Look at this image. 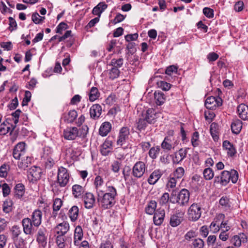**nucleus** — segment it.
<instances>
[{
    "label": "nucleus",
    "mask_w": 248,
    "mask_h": 248,
    "mask_svg": "<svg viewBox=\"0 0 248 248\" xmlns=\"http://www.w3.org/2000/svg\"><path fill=\"white\" fill-rule=\"evenodd\" d=\"M157 203L155 201H151L145 207V212L149 215H153L155 212Z\"/></svg>",
    "instance_id": "e433bc0d"
},
{
    "label": "nucleus",
    "mask_w": 248,
    "mask_h": 248,
    "mask_svg": "<svg viewBox=\"0 0 248 248\" xmlns=\"http://www.w3.org/2000/svg\"><path fill=\"white\" fill-rule=\"evenodd\" d=\"M219 203L222 208L226 210L230 209L231 207L230 199L226 196H223L220 198Z\"/></svg>",
    "instance_id": "f704fd0d"
},
{
    "label": "nucleus",
    "mask_w": 248,
    "mask_h": 248,
    "mask_svg": "<svg viewBox=\"0 0 248 248\" xmlns=\"http://www.w3.org/2000/svg\"><path fill=\"white\" fill-rule=\"evenodd\" d=\"M225 215L223 214H218L214 220L211 223L210 229L213 232H217L220 230L219 222L220 220H224Z\"/></svg>",
    "instance_id": "6ab92c4d"
},
{
    "label": "nucleus",
    "mask_w": 248,
    "mask_h": 248,
    "mask_svg": "<svg viewBox=\"0 0 248 248\" xmlns=\"http://www.w3.org/2000/svg\"><path fill=\"white\" fill-rule=\"evenodd\" d=\"M222 104V99L218 96L214 97L211 96L208 97L205 102L206 108L211 110L215 109L217 107L221 106Z\"/></svg>",
    "instance_id": "6e6552de"
},
{
    "label": "nucleus",
    "mask_w": 248,
    "mask_h": 248,
    "mask_svg": "<svg viewBox=\"0 0 248 248\" xmlns=\"http://www.w3.org/2000/svg\"><path fill=\"white\" fill-rule=\"evenodd\" d=\"M63 137L67 140H74L79 136L78 129L76 127H67L63 131Z\"/></svg>",
    "instance_id": "9d476101"
},
{
    "label": "nucleus",
    "mask_w": 248,
    "mask_h": 248,
    "mask_svg": "<svg viewBox=\"0 0 248 248\" xmlns=\"http://www.w3.org/2000/svg\"><path fill=\"white\" fill-rule=\"evenodd\" d=\"M202 213L201 206L198 203H193L187 210V218L190 221H196L201 217Z\"/></svg>",
    "instance_id": "20e7f679"
},
{
    "label": "nucleus",
    "mask_w": 248,
    "mask_h": 248,
    "mask_svg": "<svg viewBox=\"0 0 248 248\" xmlns=\"http://www.w3.org/2000/svg\"><path fill=\"white\" fill-rule=\"evenodd\" d=\"M187 149L181 148L178 152L174 153V156L172 158V162L174 164H179L186 158L187 155Z\"/></svg>",
    "instance_id": "f3484780"
},
{
    "label": "nucleus",
    "mask_w": 248,
    "mask_h": 248,
    "mask_svg": "<svg viewBox=\"0 0 248 248\" xmlns=\"http://www.w3.org/2000/svg\"><path fill=\"white\" fill-rule=\"evenodd\" d=\"M178 67L173 65H170L167 68L165 73L168 75H171L173 73H176Z\"/></svg>",
    "instance_id": "774afa93"
},
{
    "label": "nucleus",
    "mask_w": 248,
    "mask_h": 248,
    "mask_svg": "<svg viewBox=\"0 0 248 248\" xmlns=\"http://www.w3.org/2000/svg\"><path fill=\"white\" fill-rule=\"evenodd\" d=\"M199 134L198 132H195L193 133L191 141L192 145L193 147H197L199 145Z\"/></svg>",
    "instance_id": "5fc2aeb1"
},
{
    "label": "nucleus",
    "mask_w": 248,
    "mask_h": 248,
    "mask_svg": "<svg viewBox=\"0 0 248 248\" xmlns=\"http://www.w3.org/2000/svg\"><path fill=\"white\" fill-rule=\"evenodd\" d=\"M169 201H170L169 194L167 192H165L160 197L159 200V203L161 205H165Z\"/></svg>",
    "instance_id": "13d9d810"
},
{
    "label": "nucleus",
    "mask_w": 248,
    "mask_h": 248,
    "mask_svg": "<svg viewBox=\"0 0 248 248\" xmlns=\"http://www.w3.org/2000/svg\"><path fill=\"white\" fill-rule=\"evenodd\" d=\"M123 63L124 59L123 58H119L118 59L114 58L111 60L109 65L112 66V67L119 69V68L123 65Z\"/></svg>",
    "instance_id": "37998d69"
},
{
    "label": "nucleus",
    "mask_w": 248,
    "mask_h": 248,
    "mask_svg": "<svg viewBox=\"0 0 248 248\" xmlns=\"http://www.w3.org/2000/svg\"><path fill=\"white\" fill-rule=\"evenodd\" d=\"M13 241L15 248H25L26 243L22 237L16 238Z\"/></svg>",
    "instance_id": "09e8293b"
},
{
    "label": "nucleus",
    "mask_w": 248,
    "mask_h": 248,
    "mask_svg": "<svg viewBox=\"0 0 248 248\" xmlns=\"http://www.w3.org/2000/svg\"><path fill=\"white\" fill-rule=\"evenodd\" d=\"M111 124L108 122H105L103 123L99 129V134L102 137L106 136L111 129Z\"/></svg>",
    "instance_id": "bb28decb"
},
{
    "label": "nucleus",
    "mask_w": 248,
    "mask_h": 248,
    "mask_svg": "<svg viewBox=\"0 0 248 248\" xmlns=\"http://www.w3.org/2000/svg\"><path fill=\"white\" fill-rule=\"evenodd\" d=\"M147 166L141 161L137 162L132 168V174L133 176L137 179L141 178L144 174Z\"/></svg>",
    "instance_id": "423d86ee"
},
{
    "label": "nucleus",
    "mask_w": 248,
    "mask_h": 248,
    "mask_svg": "<svg viewBox=\"0 0 248 248\" xmlns=\"http://www.w3.org/2000/svg\"><path fill=\"white\" fill-rule=\"evenodd\" d=\"M237 112L239 117L243 120L248 119V106L244 104H241L238 106Z\"/></svg>",
    "instance_id": "aec40b11"
},
{
    "label": "nucleus",
    "mask_w": 248,
    "mask_h": 248,
    "mask_svg": "<svg viewBox=\"0 0 248 248\" xmlns=\"http://www.w3.org/2000/svg\"><path fill=\"white\" fill-rule=\"evenodd\" d=\"M69 174L67 170L63 167L59 168L57 173V183L60 187H64L69 181Z\"/></svg>",
    "instance_id": "39448f33"
},
{
    "label": "nucleus",
    "mask_w": 248,
    "mask_h": 248,
    "mask_svg": "<svg viewBox=\"0 0 248 248\" xmlns=\"http://www.w3.org/2000/svg\"><path fill=\"white\" fill-rule=\"evenodd\" d=\"M100 95V93L97 88L93 87L90 90L89 94V100L93 102L97 99Z\"/></svg>",
    "instance_id": "a19ab883"
},
{
    "label": "nucleus",
    "mask_w": 248,
    "mask_h": 248,
    "mask_svg": "<svg viewBox=\"0 0 248 248\" xmlns=\"http://www.w3.org/2000/svg\"><path fill=\"white\" fill-rule=\"evenodd\" d=\"M14 190L15 197L17 199H21L25 193V186L22 183H18L15 186Z\"/></svg>",
    "instance_id": "c85d7f7f"
},
{
    "label": "nucleus",
    "mask_w": 248,
    "mask_h": 248,
    "mask_svg": "<svg viewBox=\"0 0 248 248\" xmlns=\"http://www.w3.org/2000/svg\"><path fill=\"white\" fill-rule=\"evenodd\" d=\"M2 193L4 197H6L9 195L11 189L9 185L6 183H4L1 186Z\"/></svg>",
    "instance_id": "0e129e2a"
},
{
    "label": "nucleus",
    "mask_w": 248,
    "mask_h": 248,
    "mask_svg": "<svg viewBox=\"0 0 248 248\" xmlns=\"http://www.w3.org/2000/svg\"><path fill=\"white\" fill-rule=\"evenodd\" d=\"M83 231L81 227L78 226L75 230L74 232V243L75 246H78L79 242L83 238Z\"/></svg>",
    "instance_id": "c756f323"
},
{
    "label": "nucleus",
    "mask_w": 248,
    "mask_h": 248,
    "mask_svg": "<svg viewBox=\"0 0 248 248\" xmlns=\"http://www.w3.org/2000/svg\"><path fill=\"white\" fill-rule=\"evenodd\" d=\"M121 165V162L118 160H115L111 163V169L113 172L117 173L119 171Z\"/></svg>",
    "instance_id": "4d7b16f0"
},
{
    "label": "nucleus",
    "mask_w": 248,
    "mask_h": 248,
    "mask_svg": "<svg viewBox=\"0 0 248 248\" xmlns=\"http://www.w3.org/2000/svg\"><path fill=\"white\" fill-rule=\"evenodd\" d=\"M154 97L156 104L159 106L164 104L166 100L164 94L160 92H155Z\"/></svg>",
    "instance_id": "4c0bfd02"
},
{
    "label": "nucleus",
    "mask_w": 248,
    "mask_h": 248,
    "mask_svg": "<svg viewBox=\"0 0 248 248\" xmlns=\"http://www.w3.org/2000/svg\"><path fill=\"white\" fill-rule=\"evenodd\" d=\"M21 223L24 233L26 235H32L34 232V229L31 219L25 217L22 220Z\"/></svg>",
    "instance_id": "1a4fd4ad"
},
{
    "label": "nucleus",
    "mask_w": 248,
    "mask_h": 248,
    "mask_svg": "<svg viewBox=\"0 0 248 248\" xmlns=\"http://www.w3.org/2000/svg\"><path fill=\"white\" fill-rule=\"evenodd\" d=\"M47 232L44 227L38 229L36 233V241L40 247L46 248L47 242Z\"/></svg>",
    "instance_id": "0eeeda50"
},
{
    "label": "nucleus",
    "mask_w": 248,
    "mask_h": 248,
    "mask_svg": "<svg viewBox=\"0 0 248 248\" xmlns=\"http://www.w3.org/2000/svg\"><path fill=\"white\" fill-rule=\"evenodd\" d=\"M82 197L85 207L88 209L93 208L96 202L94 195L91 192H87Z\"/></svg>",
    "instance_id": "ddd939ff"
},
{
    "label": "nucleus",
    "mask_w": 248,
    "mask_h": 248,
    "mask_svg": "<svg viewBox=\"0 0 248 248\" xmlns=\"http://www.w3.org/2000/svg\"><path fill=\"white\" fill-rule=\"evenodd\" d=\"M165 215V211L164 209L159 208L154 213L153 221L155 225L159 226L163 223Z\"/></svg>",
    "instance_id": "2eb2a0df"
},
{
    "label": "nucleus",
    "mask_w": 248,
    "mask_h": 248,
    "mask_svg": "<svg viewBox=\"0 0 248 248\" xmlns=\"http://www.w3.org/2000/svg\"><path fill=\"white\" fill-rule=\"evenodd\" d=\"M112 142L111 140L107 139L101 146L100 152L103 155L107 156L112 150Z\"/></svg>",
    "instance_id": "a878e982"
},
{
    "label": "nucleus",
    "mask_w": 248,
    "mask_h": 248,
    "mask_svg": "<svg viewBox=\"0 0 248 248\" xmlns=\"http://www.w3.org/2000/svg\"><path fill=\"white\" fill-rule=\"evenodd\" d=\"M157 85L159 88L165 91H169L171 86L170 83L164 81H158Z\"/></svg>",
    "instance_id": "8fccbe9b"
},
{
    "label": "nucleus",
    "mask_w": 248,
    "mask_h": 248,
    "mask_svg": "<svg viewBox=\"0 0 248 248\" xmlns=\"http://www.w3.org/2000/svg\"><path fill=\"white\" fill-rule=\"evenodd\" d=\"M190 197L189 191L183 188L177 194L176 190H173L170 194V202L177 203L180 206H186L188 205Z\"/></svg>",
    "instance_id": "7ed1b4c3"
},
{
    "label": "nucleus",
    "mask_w": 248,
    "mask_h": 248,
    "mask_svg": "<svg viewBox=\"0 0 248 248\" xmlns=\"http://www.w3.org/2000/svg\"><path fill=\"white\" fill-rule=\"evenodd\" d=\"M203 174L204 178L206 180H211L214 176V173L213 170L209 167L204 170Z\"/></svg>",
    "instance_id": "de8ad7c7"
},
{
    "label": "nucleus",
    "mask_w": 248,
    "mask_h": 248,
    "mask_svg": "<svg viewBox=\"0 0 248 248\" xmlns=\"http://www.w3.org/2000/svg\"><path fill=\"white\" fill-rule=\"evenodd\" d=\"M217 129V124L215 123H213L210 125V133L215 141H218L219 139Z\"/></svg>",
    "instance_id": "58836bf2"
},
{
    "label": "nucleus",
    "mask_w": 248,
    "mask_h": 248,
    "mask_svg": "<svg viewBox=\"0 0 248 248\" xmlns=\"http://www.w3.org/2000/svg\"><path fill=\"white\" fill-rule=\"evenodd\" d=\"M184 169L181 167H178L173 172V177L177 179L181 178L184 176Z\"/></svg>",
    "instance_id": "864d4df0"
},
{
    "label": "nucleus",
    "mask_w": 248,
    "mask_h": 248,
    "mask_svg": "<svg viewBox=\"0 0 248 248\" xmlns=\"http://www.w3.org/2000/svg\"><path fill=\"white\" fill-rule=\"evenodd\" d=\"M222 146L223 149L227 151V155L229 156L232 157L236 154V150L235 147L229 141H224Z\"/></svg>",
    "instance_id": "412c9836"
},
{
    "label": "nucleus",
    "mask_w": 248,
    "mask_h": 248,
    "mask_svg": "<svg viewBox=\"0 0 248 248\" xmlns=\"http://www.w3.org/2000/svg\"><path fill=\"white\" fill-rule=\"evenodd\" d=\"M72 194L75 198H79L84 192L83 187L79 185H74L72 188Z\"/></svg>",
    "instance_id": "72a5a7b5"
},
{
    "label": "nucleus",
    "mask_w": 248,
    "mask_h": 248,
    "mask_svg": "<svg viewBox=\"0 0 248 248\" xmlns=\"http://www.w3.org/2000/svg\"><path fill=\"white\" fill-rule=\"evenodd\" d=\"M130 134L129 128L128 127H123L121 128L117 140L118 145L122 146L126 142Z\"/></svg>",
    "instance_id": "f8f14e48"
},
{
    "label": "nucleus",
    "mask_w": 248,
    "mask_h": 248,
    "mask_svg": "<svg viewBox=\"0 0 248 248\" xmlns=\"http://www.w3.org/2000/svg\"><path fill=\"white\" fill-rule=\"evenodd\" d=\"M9 165L4 164L0 167V177L5 178L8 174V171L9 170Z\"/></svg>",
    "instance_id": "603ef678"
},
{
    "label": "nucleus",
    "mask_w": 248,
    "mask_h": 248,
    "mask_svg": "<svg viewBox=\"0 0 248 248\" xmlns=\"http://www.w3.org/2000/svg\"><path fill=\"white\" fill-rule=\"evenodd\" d=\"M31 96V93L29 91H26L25 93V96L22 102V106H27L30 101Z\"/></svg>",
    "instance_id": "bf43d9fd"
},
{
    "label": "nucleus",
    "mask_w": 248,
    "mask_h": 248,
    "mask_svg": "<svg viewBox=\"0 0 248 248\" xmlns=\"http://www.w3.org/2000/svg\"><path fill=\"white\" fill-rule=\"evenodd\" d=\"M104 183V181L102 178L100 176H97L94 180V185L95 186V188L96 189V193H97V190H99L98 189V187L101 186Z\"/></svg>",
    "instance_id": "052dcab7"
},
{
    "label": "nucleus",
    "mask_w": 248,
    "mask_h": 248,
    "mask_svg": "<svg viewBox=\"0 0 248 248\" xmlns=\"http://www.w3.org/2000/svg\"><path fill=\"white\" fill-rule=\"evenodd\" d=\"M183 220V217L178 216V214L172 215L170 217V224L172 227L179 225Z\"/></svg>",
    "instance_id": "2f4dec72"
},
{
    "label": "nucleus",
    "mask_w": 248,
    "mask_h": 248,
    "mask_svg": "<svg viewBox=\"0 0 248 248\" xmlns=\"http://www.w3.org/2000/svg\"><path fill=\"white\" fill-rule=\"evenodd\" d=\"M147 123H148L145 118L143 117V114H142V118H140L137 122V128L140 131L145 129L147 126Z\"/></svg>",
    "instance_id": "c03bdc74"
},
{
    "label": "nucleus",
    "mask_w": 248,
    "mask_h": 248,
    "mask_svg": "<svg viewBox=\"0 0 248 248\" xmlns=\"http://www.w3.org/2000/svg\"><path fill=\"white\" fill-rule=\"evenodd\" d=\"M143 117L145 118L148 124H154L156 121L155 119L156 118L155 110L153 108L148 109L145 114L143 115Z\"/></svg>",
    "instance_id": "5701e85b"
},
{
    "label": "nucleus",
    "mask_w": 248,
    "mask_h": 248,
    "mask_svg": "<svg viewBox=\"0 0 248 248\" xmlns=\"http://www.w3.org/2000/svg\"><path fill=\"white\" fill-rule=\"evenodd\" d=\"M67 25L64 22L60 23L56 28V32L62 34V31L67 29Z\"/></svg>",
    "instance_id": "69168bd1"
},
{
    "label": "nucleus",
    "mask_w": 248,
    "mask_h": 248,
    "mask_svg": "<svg viewBox=\"0 0 248 248\" xmlns=\"http://www.w3.org/2000/svg\"><path fill=\"white\" fill-rule=\"evenodd\" d=\"M203 14L208 18H211L214 17V11L212 9L205 7L203 9Z\"/></svg>",
    "instance_id": "680f3d73"
},
{
    "label": "nucleus",
    "mask_w": 248,
    "mask_h": 248,
    "mask_svg": "<svg viewBox=\"0 0 248 248\" xmlns=\"http://www.w3.org/2000/svg\"><path fill=\"white\" fill-rule=\"evenodd\" d=\"M242 127V122L239 119L234 120L232 123L231 129L232 132L235 134H239Z\"/></svg>",
    "instance_id": "473e14b6"
},
{
    "label": "nucleus",
    "mask_w": 248,
    "mask_h": 248,
    "mask_svg": "<svg viewBox=\"0 0 248 248\" xmlns=\"http://www.w3.org/2000/svg\"><path fill=\"white\" fill-rule=\"evenodd\" d=\"M173 132L171 134L166 137L161 143V147L162 149L167 151H170L172 149V142L173 141L174 138L172 136Z\"/></svg>",
    "instance_id": "4be33fe9"
},
{
    "label": "nucleus",
    "mask_w": 248,
    "mask_h": 248,
    "mask_svg": "<svg viewBox=\"0 0 248 248\" xmlns=\"http://www.w3.org/2000/svg\"><path fill=\"white\" fill-rule=\"evenodd\" d=\"M21 112V111L19 109H18L12 113L14 124L16 125L18 123L19 117Z\"/></svg>",
    "instance_id": "338daca9"
},
{
    "label": "nucleus",
    "mask_w": 248,
    "mask_h": 248,
    "mask_svg": "<svg viewBox=\"0 0 248 248\" xmlns=\"http://www.w3.org/2000/svg\"><path fill=\"white\" fill-rule=\"evenodd\" d=\"M69 230V223L66 221H63L57 225L55 227V230L58 235L62 234L64 235Z\"/></svg>",
    "instance_id": "b1692460"
},
{
    "label": "nucleus",
    "mask_w": 248,
    "mask_h": 248,
    "mask_svg": "<svg viewBox=\"0 0 248 248\" xmlns=\"http://www.w3.org/2000/svg\"><path fill=\"white\" fill-rule=\"evenodd\" d=\"M65 236L62 234L58 235L56 237V243L59 248H64L65 246Z\"/></svg>",
    "instance_id": "a18cd8bd"
},
{
    "label": "nucleus",
    "mask_w": 248,
    "mask_h": 248,
    "mask_svg": "<svg viewBox=\"0 0 248 248\" xmlns=\"http://www.w3.org/2000/svg\"><path fill=\"white\" fill-rule=\"evenodd\" d=\"M160 151V147L158 146H154L152 147L149 152L148 154L149 156L153 159H155L157 158L159 152Z\"/></svg>",
    "instance_id": "79ce46f5"
},
{
    "label": "nucleus",
    "mask_w": 248,
    "mask_h": 248,
    "mask_svg": "<svg viewBox=\"0 0 248 248\" xmlns=\"http://www.w3.org/2000/svg\"><path fill=\"white\" fill-rule=\"evenodd\" d=\"M25 143L20 142L15 146L13 151V156L15 159L19 160L21 156L25 155Z\"/></svg>",
    "instance_id": "9b49d317"
},
{
    "label": "nucleus",
    "mask_w": 248,
    "mask_h": 248,
    "mask_svg": "<svg viewBox=\"0 0 248 248\" xmlns=\"http://www.w3.org/2000/svg\"><path fill=\"white\" fill-rule=\"evenodd\" d=\"M11 238L12 240L16 239V238H21L19 235L21 234L22 231L20 227L18 225L13 226L11 230Z\"/></svg>",
    "instance_id": "c9c22d12"
},
{
    "label": "nucleus",
    "mask_w": 248,
    "mask_h": 248,
    "mask_svg": "<svg viewBox=\"0 0 248 248\" xmlns=\"http://www.w3.org/2000/svg\"><path fill=\"white\" fill-rule=\"evenodd\" d=\"M218 58L219 55L215 52H210L207 55L209 62L216 61Z\"/></svg>",
    "instance_id": "e2e57ef3"
},
{
    "label": "nucleus",
    "mask_w": 248,
    "mask_h": 248,
    "mask_svg": "<svg viewBox=\"0 0 248 248\" xmlns=\"http://www.w3.org/2000/svg\"><path fill=\"white\" fill-rule=\"evenodd\" d=\"M78 117L77 112L73 109L70 110L68 113L63 114V119L67 123H72Z\"/></svg>",
    "instance_id": "cd10ccee"
},
{
    "label": "nucleus",
    "mask_w": 248,
    "mask_h": 248,
    "mask_svg": "<svg viewBox=\"0 0 248 248\" xmlns=\"http://www.w3.org/2000/svg\"><path fill=\"white\" fill-rule=\"evenodd\" d=\"M79 209L77 206H73L69 210L68 215L72 222L76 221L78 217Z\"/></svg>",
    "instance_id": "7c9ffc66"
},
{
    "label": "nucleus",
    "mask_w": 248,
    "mask_h": 248,
    "mask_svg": "<svg viewBox=\"0 0 248 248\" xmlns=\"http://www.w3.org/2000/svg\"><path fill=\"white\" fill-rule=\"evenodd\" d=\"M238 177V173L235 170H231L230 171L223 170L221 172L220 176L215 177L214 182L225 186L230 182V180L233 184L236 183Z\"/></svg>",
    "instance_id": "f03ea898"
},
{
    "label": "nucleus",
    "mask_w": 248,
    "mask_h": 248,
    "mask_svg": "<svg viewBox=\"0 0 248 248\" xmlns=\"http://www.w3.org/2000/svg\"><path fill=\"white\" fill-rule=\"evenodd\" d=\"M62 205V201L60 198H56L54 200L53 204V214L54 216L57 215V212L60 209Z\"/></svg>",
    "instance_id": "ea45409f"
},
{
    "label": "nucleus",
    "mask_w": 248,
    "mask_h": 248,
    "mask_svg": "<svg viewBox=\"0 0 248 248\" xmlns=\"http://www.w3.org/2000/svg\"><path fill=\"white\" fill-rule=\"evenodd\" d=\"M13 202L10 200H7L4 202L2 208L4 212L9 213L12 210Z\"/></svg>",
    "instance_id": "49530a36"
},
{
    "label": "nucleus",
    "mask_w": 248,
    "mask_h": 248,
    "mask_svg": "<svg viewBox=\"0 0 248 248\" xmlns=\"http://www.w3.org/2000/svg\"><path fill=\"white\" fill-rule=\"evenodd\" d=\"M117 195V190L113 186H108L106 193L102 190H97V202L98 205L104 209L111 208L116 203Z\"/></svg>",
    "instance_id": "f257e3e1"
},
{
    "label": "nucleus",
    "mask_w": 248,
    "mask_h": 248,
    "mask_svg": "<svg viewBox=\"0 0 248 248\" xmlns=\"http://www.w3.org/2000/svg\"><path fill=\"white\" fill-rule=\"evenodd\" d=\"M162 173L159 170H155L149 176L148 179V182L150 185H154L156 183Z\"/></svg>",
    "instance_id": "393cba45"
},
{
    "label": "nucleus",
    "mask_w": 248,
    "mask_h": 248,
    "mask_svg": "<svg viewBox=\"0 0 248 248\" xmlns=\"http://www.w3.org/2000/svg\"><path fill=\"white\" fill-rule=\"evenodd\" d=\"M102 113V107L98 104L93 105L90 109L91 118L94 120L98 119Z\"/></svg>",
    "instance_id": "a211bd4d"
},
{
    "label": "nucleus",
    "mask_w": 248,
    "mask_h": 248,
    "mask_svg": "<svg viewBox=\"0 0 248 248\" xmlns=\"http://www.w3.org/2000/svg\"><path fill=\"white\" fill-rule=\"evenodd\" d=\"M42 212L39 209L35 210L31 216V221L34 227H38L42 222Z\"/></svg>",
    "instance_id": "dca6fc26"
},
{
    "label": "nucleus",
    "mask_w": 248,
    "mask_h": 248,
    "mask_svg": "<svg viewBox=\"0 0 248 248\" xmlns=\"http://www.w3.org/2000/svg\"><path fill=\"white\" fill-rule=\"evenodd\" d=\"M42 170L40 167L33 166L28 171V177L31 181L39 180L41 177Z\"/></svg>",
    "instance_id": "4468645a"
},
{
    "label": "nucleus",
    "mask_w": 248,
    "mask_h": 248,
    "mask_svg": "<svg viewBox=\"0 0 248 248\" xmlns=\"http://www.w3.org/2000/svg\"><path fill=\"white\" fill-rule=\"evenodd\" d=\"M192 244L194 248H202L204 243L202 239L196 238L192 240Z\"/></svg>",
    "instance_id": "6e6d98bb"
},
{
    "label": "nucleus",
    "mask_w": 248,
    "mask_h": 248,
    "mask_svg": "<svg viewBox=\"0 0 248 248\" xmlns=\"http://www.w3.org/2000/svg\"><path fill=\"white\" fill-rule=\"evenodd\" d=\"M120 70L118 68L112 67L109 72V78L111 79H114L119 77L120 75Z\"/></svg>",
    "instance_id": "3c124183"
}]
</instances>
